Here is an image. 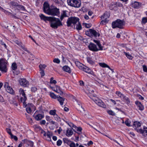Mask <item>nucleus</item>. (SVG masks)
<instances>
[{
    "label": "nucleus",
    "instance_id": "obj_26",
    "mask_svg": "<svg viewBox=\"0 0 147 147\" xmlns=\"http://www.w3.org/2000/svg\"><path fill=\"white\" fill-rule=\"evenodd\" d=\"M122 98V100L125 101L126 103L129 104L130 103V100L127 97L124 95Z\"/></svg>",
    "mask_w": 147,
    "mask_h": 147
},
{
    "label": "nucleus",
    "instance_id": "obj_8",
    "mask_svg": "<svg viewBox=\"0 0 147 147\" xmlns=\"http://www.w3.org/2000/svg\"><path fill=\"white\" fill-rule=\"evenodd\" d=\"M76 106L77 110L80 112L82 115H86V112L81 106L80 103L77 102Z\"/></svg>",
    "mask_w": 147,
    "mask_h": 147
},
{
    "label": "nucleus",
    "instance_id": "obj_48",
    "mask_svg": "<svg viewBox=\"0 0 147 147\" xmlns=\"http://www.w3.org/2000/svg\"><path fill=\"white\" fill-rule=\"evenodd\" d=\"M62 143V141L60 140H59L57 142V145L58 146H60L61 145Z\"/></svg>",
    "mask_w": 147,
    "mask_h": 147
},
{
    "label": "nucleus",
    "instance_id": "obj_24",
    "mask_svg": "<svg viewBox=\"0 0 147 147\" xmlns=\"http://www.w3.org/2000/svg\"><path fill=\"white\" fill-rule=\"evenodd\" d=\"M133 7L135 8H138L140 6V4L138 2L135 1L132 4Z\"/></svg>",
    "mask_w": 147,
    "mask_h": 147
},
{
    "label": "nucleus",
    "instance_id": "obj_1",
    "mask_svg": "<svg viewBox=\"0 0 147 147\" xmlns=\"http://www.w3.org/2000/svg\"><path fill=\"white\" fill-rule=\"evenodd\" d=\"M49 21L50 22V26L55 29L63 25L61 21L59 19L54 17H51Z\"/></svg>",
    "mask_w": 147,
    "mask_h": 147
},
{
    "label": "nucleus",
    "instance_id": "obj_25",
    "mask_svg": "<svg viewBox=\"0 0 147 147\" xmlns=\"http://www.w3.org/2000/svg\"><path fill=\"white\" fill-rule=\"evenodd\" d=\"M57 99V100L59 102L60 105H63L65 98L59 96H58Z\"/></svg>",
    "mask_w": 147,
    "mask_h": 147
},
{
    "label": "nucleus",
    "instance_id": "obj_52",
    "mask_svg": "<svg viewBox=\"0 0 147 147\" xmlns=\"http://www.w3.org/2000/svg\"><path fill=\"white\" fill-rule=\"evenodd\" d=\"M40 74L41 75V76L42 77L43 76H45V73L44 71V70H40Z\"/></svg>",
    "mask_w": 147,
    "mask_h": 147
},
{
    "label": "nucleus",
    "instance_id": "obj_47",
    "mask_svg": "<svg viewBox=\"0 0 147 147\" xmlns=\"http://www.w3.org/2000/svg\"><path fill=\"white\" fill-rule=\"evenodd\" d=\"M53 61L54 63H59L60 62V60L57 58H55L53 60Z\"/></svg>",
    "mask_w": 147,
    "mask_h": 147
},
{
    "label": "nucleus",
    "instance_id": "obj_54",
    "mask_svg": "<svg viewBox=\"0 0 147 147\" xmlns=\"http://www.w3.org/2000/svg\"><path fill=\"white\" fill-rule=\"evenodd\" d=\"M97 45L99 48V50H103L102 47L101 46V45L100 43L99 42L98 43Z\"/></svg>",
    "mask_w": 147,
    "mask_h": 147
},
{
    "label": "nucleus",
    "instance_id": "obj_18",
    "mask_svg": "<svg viewBox=\"0 0 147 147\" xmlns=\"http://www.w3.org/2000/svg\"><path fill=\"white\" fill-rule=\"evenodd\" d=\"M39 16L42 20H43L45 21H49L51 17H46L42 14H40L39 15Z\"/></svg>",
    "mask_w": 147,
    "mask_h": 147
},
{
    "label": "nucleus",
    "instance_id": "obj_35",
    "mask_svg": "<svg viewBox=\"0 0 147 147\" xmlns=\"http://www.w3.org/2000/svg\"><path fill=\"white\" fill-rule=\"evenodd\" d=\"M16 9L19 10H24L25 9V8L23 6L19 5H18Z\"/></svg>",
    "mask_w": 147,
    "mask_h": 147
},
{
    "label": "nucleus",
    "instance_id": "obj_61",
    "mask_svg": "<svg viewBox=\"0 0 147 147\" xmlns=\"http://www.w3.org/2000/svg\"><path fill=\"white\" fill-rule=\"evenodd\" d=\"M146 133V135H147V127L144 128V134Z\"/></svg>",
    "mask_w": 147,
    "mask_h": 147
},
{
    "label": "nucleus",
    "instance_id": "obj_38",
    "mask_svg": "<svg viewBox=\"0 0 147 147\" xmlns=\"http://www.w3.org/2000/svg\"><path fill=\"white\" fill-rule=\"evenodd\" d=\"M56 111L54 109L53 110H51L49 112L50 115L54 116L56 114Z\"/></svg>",
    "mask_w": 147,
    "mask_h": 147
},
{
    "label": "nucleus",
    "instance_id": "obj_53",
    "mask_svg": "<svg viewBox=\"0 0 147 147\" xmlns=\"http://www.w3.org/2000/svg\"><path fill=\"white\" fill-rule=\"evenodd\" d=\"M54 117L55 118V119L57 120H59V119H60V118L56 114L54 116Z\"/></svg>",
    "mask_w": 147,
    "mask_h": 147
},
{
    "label": "nucleus",
    "instance_id": "obj_17",
    "mask_svg": "<svg viewBox=\"0 0 147 147\" xmlns=\"http://www.w3.org/2000/svg\"><path fill=\"white\" fill-rule=\"evenodd\" d=\"M81 69L88 74H91V73L92 71L91 69L88 67L84 65L82 67V69Z\"/></svg>",
    "mask_w": 147,
    "mask_h": 147
},
{
    "label": "nucleus",
    "instance_id": "obj_29",
    "mask_svg": "<svg viewBox=\"0 0 147 147\" xmlns=\"http://www.w3.org/2000/svg\"><path fill=\"white\" fill-rule=\"evenodd\" d=\"M75 63L76 66L78 67L80 69H82V67L83 65L81 63L78 61H75Z\"/></svg>",
    "mask_w": 147,
    "mask_h": 147
},
{
    "label": "nucleus",
    "instance_id": "obj_23",
    "mask_svg": "<svg viewBox=\"0 0 147 147\" xmlns=\"http://www.w3.org/2000/svg\"><path fill=\"white\" fill-rule=\"evenodd\" d=\"M73 133V131L71 129L69 128L67 130L66 135L67 137H69L72 135Z\"/></svg>",
    "mask_w": 147,
    "mask_h": 147
},
{
    "label": "nucleus",
    "instance_id": "obj_10",
    "mask_svg": "<svg viewBox=\"0 0 147 147\" xmlns=\"http://www.w3.org/2000/svg\"><path fill=\"white\" fill-rule=\"evenodd\" d=\"M18 81L20 85L26 87L29 85L28 82L24 78H20Z\"/></svg>",
    "mask_w": 147,
    "mask_h": 147
},
{
    "label": "nucleus",
    "instance_id": "obj_4",
    "mask_svg": "<svg viewBox=\"0 0 147 147\" xmlns=\"http://www.w3.org/2000/svg\"><path fill=\"white\" fill-rule=\"evenodd\" d=\"M68 5L76 8L80 7L81 5L80 0H67Z\"/></svg>",
    "mask_w": 147,
    "mask_h": 147
},
{
    "label": "nucleus",
    "instance_id": "obj_64",
    "mask_svg": "<svg viewBox=\"0 0 147 147\" xmlns=\"http://www.w3.org/2000/svg\"><path fill=\"white\" fill-rule=\"evenodd\" d=\"M4 101V100L3 97L0 95V102H3Z\"/></svg>",
    "mask_w": 147,
    "mask_h": 147
},
{
    "label": "nucleus",
    "instance_id": "obj_28",
    "mask_svg": "<svg viewBox=\"0 0 147 147\" xmlns=\"http://www.w3.org/2000/svg\"><path fill=\"white\" fill-rule=\"evenodd\" d=\"M52 136V134L51 132H47L46 133V136L47 137V138H48L47 139V140L49 141H51V137Z\"/></svg>",
    "mask_w": 147,
    "mask_h": 147
},
{
    "label": "nucleus",
    "instance_id": "obj_49",
    "mask_svg": "<svg viewBox=\"0 0 147 147\" xmlns=\"http://www.w3.org/2000/svg\"><path fill=\"white\" fill-rule=\"evenodd\" d=\"M11 139L13 138L16 141H17L18 139V138L16 136H13L12 134L11 136Z\"/></svg>",
    "mask_w": 147,
    "mask_h": 147
},
{
    "label": "nucleus",
    "instance_id": "obj_62",
    "mask_svg": "<svg viewBox=\"0 0 147 147\" xmlns=\"http://www.w3.org/2000/svg\"><path fill=\"white\" fill-rule=\"evenodd\" d=\"M41 133L43 134V136H46V133L45 132V131H44L43 130H42L41 129Z\"/></svg>",
    "mask_w": 147,
    "mask_h": 147
},
{
    "label": "nucleus",
    "instance_id": "obj_56",
    "mask_svg": "<svg viewBox=\"0 0 147 147\" xmlns=\"http://www.w3.org/2000/svg\"><path fill=\"white\" fill-rule=\"evenodd\" d=\"M91 24H85V26L87 28H89L91 27Z\"/></svg>",
    "mask_w": 147,
    "mask_h": 147
},
{
    "label": "nucleus",
    "instance_id": "obj_40",
    "mask_svg": "<svg viewBox=\"0 0 147 147\" xmlns=\"http://www.w3.org/2000/svg\"><path fill=\"white\" fill-rule=\"evenodd\" d=\"M11 5L14 8L16 9L18 6V4L17 3L12 2L11 3Z\"/></svg>",
    "mask_w": 147,
    "mask_h": 147
},
{
    "label": "nucleus",
    "instance_id": "obj_41",
    "mask_svg": "<svg viewBox=\"0 0 147 147\" xmlns=\"http://www.w3.org/2000/svg\"><path fill=\"white\" fill-rule=\"evenodd\" d=\"M124 53L125 54L126 56L129 59H132L133 58V57L129 54L124 52Z\"/></svg>",
    "mask_w": 147,
    "mask_h": 147
},
{
    "label": "nucleus",
    "instance_id": "obj_58",
    "mask_svg": "<svg viewBox=\"0 0 147 147\" xmlns=\"http://www.w3.org/2000/svg\"><path fill=\"white\" fill-rule=\"evenodd\" d=\"M46 123V121L45 120H43L40 122V123L41 125H45Z\"/></svg>",
    "mask_w": 147,
    "mask_h": 147
},
{
    "label": "nucleus",
    "instance_id": "obj_15",
    "mask_svg": "<svg viewBox=\"0 0 147 147\" xmlns=\"http://www.w3.org/2000/svg\"><path fill=\"white\" fill-rule=\"evenodd\" d=\"M33 116L37 121H39L44 117V115L41 114H36V113L34 114Z\"/></svg>",
    "mask_w": 147,
    "mask_h": 147
},
{
    "label": "nucleus",
    "instance_id": "obj_19",
    "mask_svg": "<svg viewBox=\"0 0 147 147\" xmlns=\"http://www.w3.org/2000/svg\"><path fill=\"white\" fill-rule=\"evenodd\" d=\"M135 104L136 105L138 108V109L142 111L144 110V107L141 104V103L138 101L135 102Z\"/></svg>",
    "mask_w": 147,
    "mask_h": 147
},
{
    "label": "nucleus",
    "instance_id": "obj_59",
    "mask_svg": "<svg viewBox=\"0 0 147 147\" xmlns=\"http://www.w3.org/2000/svg\"><path fill=\"white\" fill-rule=\"evenodd\" d=\"M63 140L64 143H68L69 142V140L67 138H63Z\"/></svg>",
    "mask_w": 147,
    "mask_h": 147
},
{
    "label": "nucleus",
    "instance_id": "obj_20",
    "mask_svg": "<svg viewBox=\"0 0 147 147\" xmlns=\"http://www.w3.org/2000/svg\"><path fill=\"white\" fill-rule=\"evenodd\" d=\"M109 16V13L107 12H106L101 17V19L102 20H107L106 19L108 18Z\"/></svg>",
    "mask_w": 147,
    "mask_h": 147
},
{
    "label": "nucleus",
    "instance_id": "obj_46",
    "mask_svg": "<svg viewBox=\"0 0 147 147\" xmlns=\"http://www.w3.org/2000/svg\"><path fill=\"white\" fill-rule=\"evenodd\" d=\"M108 113L110 115L114 116L115 115V113L111 110H108L107 111Z\"/></svg>",
    "mask_w": 147,
    "mask_h": 147
},
{
    "label": "nucleus",
    "instance_id": "obj_12",
    "mask_svg": "<svg viewBox=\"0 0 147 147\" xmlns=\"http://www.w3.org/2000/svg\"><path fill=\"white\" fill-rule=\"evenodd\" d=\"M35 109V107L32 103H28L27 105L26 109L27 113L29 114L31 113L32 110Z\"/></svg>",
    "mask_w": 147,
    "mask_h": 147
},
{
    "label": "nucleus",
    "instance_id": "obj_45",
    "mask_svg": "<svg viewBox=\"0 0 147 147\" xmlns=\"http://www.w3.org/2000/svg\"><path fill=\"white\" fill-rule=\"evenodd\" d=\"M47 66L45 65H39V67L40 70H43V69H45Z\"/></svg>",
    "mask_w": 147,
    "mask_h": 147
},
{
    "label": "nucleus",
    "instance_id": "obj_63",
    "mask_svg": "<svg viewBox=\"0 0 147 147\" xmlns=\"http://www.w3.org/2000/svg\"><path fill=\"white\" fill-rule=\"evenodd\" d=\"M46 120L48 121L49 122L50 121H51V119L50 118V117L49 116H46Z\"/></svg>",
    "mask_w": 147,
    "mask_h": 147
},
{
    "label": "nucleus",
    "instance_id": "obj_39",
    "mask_svg": "<svg viewBox=\"0 0 147 147\" xmlns=\"http://www.w3.org/2000/svg\"><path fill=\"white\" fill-rule=\"evenodd\" d=\"M116 94L121 98H122L124 95L123 94L121 93L119 91H117L116 92Z\"/></svg>",
    "mask_w": 147,
    "mask_h": 147
},
{
    "label": "nucleus",
    "instance_id": "obj_2",
    "mask_svg": "<svg viewBox=\"0 0 147 147\" xmlns=\"http://www.w3.org/2000/svg\"><path fill=\"white\" fill-rule=\"evenodd\" d=\"M89 96L90 98L99 106L104 108L106 107V105L96 96L91 94H89Z\"/></svg>",
    "mask_w": 147,
    "mask_h": 147
},
{
    "label": "nucleus",
    "instance_id": "obj_57",
    "mask_svg": "<svg viewBox=\"0 0 147 147\" xmlns=\"http://www.w3.org/2000/svg\"><path fill=\"white\" fill-rule=\"evenodd\" d=\"M77 131L79 132L78 133L79 134H80L81 132V131L82 130V128L81 127H77Z\"/></svg>",
    "mask_w": 147,
    "mask_h": 147
},
{
    "label": "nucleus",
    "instance_id": "obj_22",
    "mask_svg": "<svg viewBox=\"0 0 147 147\" xmlns=\"http://www.w3.org/2000/svg\"><path fill=\"white\" fill-rule=\"evenodd\" d=\"M74 25V28L78 30H80L82 28V26L79 21H78L77 23L75 24Z\"/></svg>",
    "mask_w": 147,
    "mask_h": 147
},
{
    "label": "nucleus",
    "instance_id": "obj_16",
    "mask_svg": "<svg viewBox=\"0 0 147 147\" xmlns=\"http://www.w3.org/2000/svg\"><path fill=\"white\" fill-rule=\"evenodd\" d=\"M23 144H26L30 147H32L33 146V142L27 139H24L23 140Z\"/></svg>",
    "mask_w": 147,
    "mask_h": 147
},
{
    "label": "nucleus",
    "instance_id": "obj_34",
    "mask_svg": "<svg viewBox=\"0 0 147 147\" xmlns=\"http://www.w3.org/2000/svg\"><path fill=\"white\" fill-rule=\"evenodd\" d=\"M91 36H93L94 37L97 36V32L94 30L91 29Z\"/></svg>",
    "mask_w": 147,
    "mask_h": 147
},
{
    "label": "nucleus",
    "instance_id": "obj_44",
    "mask_svg": "<svg viewBox=\"0 0 147 147\" xmlns=\"http://www.w3.org/2000/svg\"><path fill=\"white\" fill-rule=\"evenodd\" d=\"M142 23L144 24L147 23V18L146 17H144L142 19Z\"/></svg>",
    "mask_w": 147,
    "mask_h": 147
},
{
    "label": "nucleus",
    "instance_id": "obj_31",
    "mask_svg": "<svg viewBox=\"0 0 147 147\" xmlns=\"http://www.w3.org/2000/svg\"><path fill=\"white\" fill-rule=\"evenodd\" d=\"M99 65L100 66L103 67H108L109 69H111L110 68V67L107 65V64L104 63H100Z\"/></svg>",
    "mask_w": 147,
    "mask_h": 147
},
{
    "label": "nucleus",
    "instance_id": "obj_37",
    "mask_svg": "<svg viewBox=\"0 0 147 147\" xmlns=\"http://www.w3.org/2000/svg\"><path fill=\"white\" fill-rule=\"evenodd\" d=\"M50 95L51 98L54 99H56L58 96H56L53 93L50 92Z\"/></svg>",
    "mask_w": 147,
    "mask_h": 147
},
{
    "label": "nucleus",
    "instance_id": "obj_3",
    "mask_svg": "<svg viewBox=\"0 0 147 147\" xmlns=\"http://www.w3.org/2000/svg\"><path fill=\"white\" fill-rule=\"evenodd\" d=\"M7 62L5 59H0V70L3 73H6L7 71Z\"/></svg>",
    "mask_w": 147,
    "mask_h": 147
},
{
    "label": "nucleus",
    "instance_id": "obj_30",
    "mask_svg": "<svg viewBox=\"0 0 147 147\" xmlns=\"http://www.w3.org/2000/svg\"><path fill=\"white\" fill-rule=\"evenodd\" d=\"M67 15L65 11H64L61 14L60 17V19L61 21H62L63 18H65L67 17Z\"/></svg>",
    "mask_w": 147,
    "mask_h": 147
},
{
    "label": "nucleus",
    "instance_id": "obj_13",
    "mask_svg": "<svg viewBox=\"0 0 147 147\" xmlns=\"http://www.w3.org/2000/svg\"><path fill=\"white\" fill-rule=\"evenodd\" d=\"M88 47L90 50L93 51H97L99 50L96 45L93 43H90Z\"/></svg>",
    "mask_w": 147,
    "mask_h": 147
},
{
    "label": "nucleus",
    "instance_id": "obj_60",
    "mask_svg": "<svg viewBox=\"0 0 147 147\" xmlns=\"http://www.w3.org/2000/svg\"><path fill=\"white\" fill-rule=\"evenodd\" d=\"M125 123L126 125L128 126H130V123L128 120H126L125 122Z\"/></svg>",
    "mask_w": 147,
    "mask_h": 147
},
{
    "label": "nucleus",
    "instance_id": "obj_32",
    "mask_svg": "<svg viewBox=\"0 0 147 147\" xmlns=\"http://www.w3.org/2000/svg\"><path fill=\"white\" fill-rule=\"evenodd\" d=\"M134 126L135 127H138L141 126V123L138 121H135L134 123Z\"/></svg>",
    "mask_w": 147,
    "mask_h": 147
},
{
    "label": "nucleus",
    "instance_id": "obj_55",
    "mask_svg": "<svg viewBox=\"0 0 147 147\" xmlns=\"http://www.w3.org/2000/svg\"><path fill=\"white\" fill-rule=\"evenodd\" d=\"M143 68L144 71L147 72V67L146 65H143Z\"/></svg>",
    "mask_w": 147,
    "mask_h": 147
},
{
    "label": "nucleus",
    "instance_id": "obj_6",
    "mask_svg": "<svg viewBox=\"0 0 147 147\" xmlns=\"http://www.w3.org/2000/svg\"><path fill=\"white\" fill-rule=\"evenodd\" d=\"M124 24V21L120 19H117L116 21L112 23V27L113 28L116 27L121 28L122 26Z\"/></svg>",
    "mask_w": 147,
    "mask_h": 147
},
{
    "label": "nucleus",
    "instance_id": "obj_43",
    "mask_svg": "<svg viewBox=\"0 0 147 147\" xmlns=\"http://www.w3.org/2000/svg\"><path fill=\"white\" fill-rule=\"evenodd\" d=\"M11 67L12 69L13 70H15L17 68V66L16 63H13L12 64Z\"/></svg>",
    "mask_w": 147,
    "mask_h": 147
},
{
    "label": "nucleus",
    "instance_id": "obj_42",
    "mask_svg": "<svg viewBox=\"0 0 147 147\" xmlns=\"http://www.w3.org/2000/svg\"><path fill=\"white\" fill-rule=\"evenodd\" d=\"M10 102L11 104H13L14 106L17 107L18 106V103L16 102L14 100H10Z\"/></svg>",
    "mask_w": 147,
    "mask_h": 147
},
{
    "label": "nucleus",
    "instance_id": "obj_9",
    "mask_svg": "<svg viewBox=\"0 0 147 147\" xmlns=\"http://www.w3.org/2000/svg\"><path fill=\"white\" fill-rule=\"evenodd\" d=\"M19 92L20 94L22 95V96L20 99L21 102H23L24 105H25L26 103L25 101L27 99V98L25 96V94L24 93V90L22 88H20L19 90Z\"/></svg>",
    "mask_w": 147,
    "mask_h": 147
},
{
    "label": "nucleus",
    "instance_id": "obj_50",
    "mask_svg": "<svg viewBox=\"0 0 147 147\" xmlns=\"http://www.w3.org/2000/svg\"><path fill=\"white\" fill-rule=\"evenodd\" d=\"M69 146L70 147H77L76 146L75 143L73 142H71Z\"/></svg>",
    "mask_w": 147,
    "mask_h": 147
},
{
    "label": "nucleus",
    "instance_id": "obj_27",
    "mask_svg": "<svg viewBox=\"0 0 147 147\" xmlns=\"http://www.w3.org/2000/svg\"><path fill=\"white\" fill-rule=\"evenodd\" d=\"M63 70L69 73H71L70 69V67L68 66L65 65L63 66Z\"/></svg>",
    "mask_w": 147,
    "mask_h": 147
},
{
    "label": "nucleus",
    "instance_id": "obj_36",
    "mask_svg": "<svg viewBox=\"0 0 147 147\" xmlns=\"http://www.w3.org/2000/svg\"><path fill=\"white\" fill-rule=\"evenodd\" d=\"M91 29H89L88 30L85 31V34L91 37Z\"/></svg>",
    "mask_w": 147,
    "mask_h": 147
},
{
    "label": "nucleus",
    "instance_id": "obj_14",
    "mask_svg": "<svg viewBox=\"0 0 147 147\" xmlns=\"http://www.w3.org/2000/svg\"><path fill=\"white\" fill-rule=\"evenodd\" d=\"M43 9L44 11L46 13L48 14L47 12H49L50 9L49 7V4L45 2L43 4Z\"/></svg>",
    "mask_w": 147,
    "mask_h": 147
},
{
    "label": "nucleus",
    "instance_id": "obj_33",
    "mask_svg": "<svg viewBox=\"0 0 147 147\" xmlns=\"http://www.w3.org/2000/svg\"><path fill=\"white\" fill-rule=\"evenodd\" d=\"M87 60L88 62L91 65H93L94 64V62L93 61L92 59L89 57H87Z\"/></svg>",
    "mask_w": 147,
    "mask_h": 147
},
{
    "label": "nucleus",
    "instance_id": "obj_51",
    "mask_svg": "<svg viewBox=\"0 0 147 147\" xmlns=\"http://www.w3.org/2000/svg\"><path fill=\"white\" fill-rule=\"evenodd\" d=\"M6 131L11 136L12 134L11 133V129L9 128H6Z\"/></svg>",
    "mask_w": 147,
    "mask_h": 147
},
{
    "label": "nucleus",
    "instance_id": "obj_5",
    "mask_svg": "<svg viewBox=\"0 0 147 147\" xmlns=\"http://www.w3.org/2000/svg\"><path fill=\"white\" fill-rule=\"evenodd\" d=\"M79 19L75 17H71L69 18L67 21V26H71L72 24L74 25L79 21Z\"/></svg>",
    "mask_w": 147,
    "mask_h": 147
},
{
    "label": "nucleus",
    "instance_id": "obj_21",
    "mask_svg": "<svg viewBox=\"0 0 147 147\" xmlns=\"http://www.w3.org/2000/svg\"><path fill=\"white\" fill-rule=\"evenodd\" d=\"M50 87L53 90L57 93H59L61 89L59 86L56 85L55 87Z\"/></svg>",
    "mask_w": 147,
    "mask_h": 147
},
{
    "label": "nucleus",
    "instance_id": "obj_7",
    "mask_svg": "<svg viewBox=\"0 0 147 147\" xmlns=\"http://www.w3.org/2000/svg\"><path fill=\"white\" fill-rule=\"evenodd\" d=\"M4 87L8 92L12 94H14L15 92L13 89L9 86V84L7 82H5L4 83Z\"/></svg>",
    "mask_w": 147,
    "mask_h": 147
},
{
    "label": "nucleus",
    "instance_id": "obj_11",
    "mask_svg": "<svg viewBox=\"0 0 147 147\" xmlns=\"http://www.w3.org/2000/svg\"><path fill=\"white\" fill-rule=\"evenodd\" d=\"M59 12V9L56 8L50 9L49 12H47L48 15L52 16L57 15Z\"/></svg>",
    "mask_w": 147,
    "mask_h": 147
}]
</instances>
